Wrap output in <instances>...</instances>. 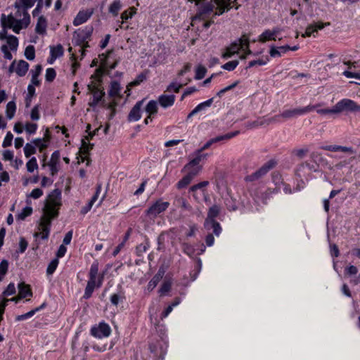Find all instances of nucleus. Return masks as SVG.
<instances>
[{
    "label": "nucleus",
    "instance_id": "f257e3e1",
    "mask_svg": "<svg viewBox=\"0 0 360 360\" xmlns=\"http://www.w3.org/2000/svg\"><path fill=\"white\" fill-rule=\"evenodd\" d=\"M61 205V191L56 188L52 191L48 195L44 207L43 217L53 219L58 216V209Z\"/></svg>",
    "mask_w": 360,
    "mask_h": 360
},
{
    "label": "nucleus",
    "instance_id": "f03ea898",
    "mask_svg": "<svg viewBox=\"0 0 360 360\" xmlns=\"http://www.w3.org/2000/svg\"><path fill=\"white\" fill-rule=\"evenodd\" d=\"M98 274V264L97 262H94L90 267L89 273V281H87V284L85 288L83 299H89L91 297L95 288H100L103 282V276H100L98 278V281H96Z\"/></svg>",
    "mask_w": 360,
    "mask_h": 360
},
{
    "label": "nucleus",
    "instance_id": "7ed1b4c3",
    "mask_svg": "<svg viewBox=\"0 0 360 360\" xmlns=\"http://www.w3.org/2000/svg\"><path fill=\"white\" fill-rule=\"evenodd\" d=\"M193 2L195 1L198 6L197 13L192 18V21L195 20H205L207 19L210 14L213 12L214 8V0H211L210 2H205L200 4L199 0H189Z\"/></svg>",
    "mask_w": 360,
    "mask_h": 360
},
{
    "label": "nucleus",
    "instance_id": "20e7f679",
    "mask_svg": "<svg viewBox=\"0 0 360 360\" xmlns=\"http://www.w3.org/2000/svg\"><path fill=\"white\" fill-rule=\"evenodd\" d=\"M335 111L336 114L342 112H360V105L351 99L344 98L338 101L335 105Z\"/></svg>",
    "mask_w": 360,
    "mask_h": 360
},
{
    "label": "nucleus",
    "instance_id": "39448f33",
    "mask_svg": "<svg viewBox=\"0 0 360 360\" xmlns=\"http://www.w3.org/2000/svg\"><path fill=\"white\" fill-rule=\"evenodd\" d=\"M87 88L93 94V99L89 103L91 107L94 108L98 105V103H100L101 106L105 105V100L104 99L105 93L103 90L100 89L94 84H88Z\"/></svg>",
    "mask_w": 360,
    "mask_h": 360
},
{
    "label": "nucleus",
    "instance_id": "423d86ee",
    "mask_svg": "<svg viewBox=\"0 0 360 360\" xmlns=\"http://www.w3.org/2000/svg\"><path fill=\"white\" fill-rule=\"evenodd\" d=\"M93 30V27H86L84 29H79L75 31L72 43L75 45L81 46L91 37Z\"/></svg>",
    "mask_w": 360,
    "mask_h": 360
},
{
    "label": "nucleus",
    "instance_id": "0eeeda50",
    "mask_svg": "<svg viewBox=\"0 0 360 360\" xmlns=\"http://www.w3.org/2000/svg\"><path fill=\"white\" fill-rule=\"evenodd\" d=\"M227 49L233 53H236L238 52L239 49L243 50L246 54H251L252 51L249 49V37L243 34L238 41L233 42L230 46L227 47Z\"/></svg>",
    "mask_w": 360,
    "mask_h": 360
},
{
    "label": "nucleus",
    "instance_id": "6e6552de",
    "mask_svg": "<svg viewBox=\"0 0 360 360\" xmlns=\"http://www.w3.org/2000/svg\"><path fill=\"white\" fill-rule=\"evenodd\" d=\"M168 202H162L161 200H157L146 211V214L150 218H155L159 214L165 212L169 207Z\"/></svg>",
    "mask_w": 360,
    "mask_h": 360
},
{
    "label": "nucleus",
    "instance_id": "1a4fd4ad",
    "mask_svg": "<svg viewBox=\"0 0 360 360\" xmlns=\"http://www.w3.org/2000/svg\"><path fill=\"white\" fill-rule=\"evenodd\" d=\"M110 333L111 328L110 326L105 322H101L98 325H95L91 328V335L95 338H106L108 337Z\"/></svg>",
    "mask_w": 360,
    "mask_h": 360
},
{
    "label": "nucleus",
    "instance_id": "9d476101",
    "mask_svg": "<svg viewBox=\"0 0 360 360\" xmlns=\"http://www.w3.org/2000/svg\"><path fill=\"white\" fill-rule=\"evenodd\" d=\"M302 110L300 108L289 109L284 110L281 114L275 115L273 117L269 118L267 121V124H270L273 122H279V118L283 117L285 120L290 119L292 117H295L300 115H302Z\"/></svg>",
    "mask_w": 360,
    "mask_h": 360
},
{
    "label": "nucleus",
    "instance_id": "9b49d317",
    "mask_svg": "<svg viewBox=\"0 0 360 360\" xmlns=\"http://www.w3.org/2000/svg\"><path fill=\"white\" fill-rule=\"evenodd\" d=\"M51 220L50 218L42 217L39 226L40 231L35 233L34 236L35 237H40L43 240H46L49 236Z\"/></svg>",
    "mask_w": 360,
    "mask_h": 360
},
{
    "label": "nucleus",
    "instance_id": "f8f14e48",
    "mask_svg": "<svg viewBox=\"0 0 360 360\" xmlns=\"http://www.w3.org/2000/svg\"><path fill=\"white\" fill-rule=\"evenodd\" d=\"M238 134H239V131H235L233 132L227 133L224 135H221V136H218L214 138H212V139H210L206 143L204 144V146L202 148H200L198 150H200L201 152H202L205 150L208 149L214 143H217L220 141H228V140L232 139L233 137L237 136Z\"/></svg>",
    "mask_w": 360,
    "mask_h": 360
},
{
    "label": "nucleus",
    "instance_id": "ddd939ff",
    "mask_svg": "<svg viewBox=\"0 0 360 360\" xmlns=\"http://www.w3.org/2000/svg\"><path fill=\"white\" fill-rule=\"evenodd\" d=\"M149 349L155 357L163 359L167 352V345L162 340L149 345Z\"/></svg>",
    "mask_w": 360,
    "mask_h": 360
},
{
    "label": "nucleus",
    "instance_id": "4468645a",
    "mask_svg": "<svg viewBox=\"0 0 360 360\" xmlns=\"http://www.w3.org/2000/svg\"><path fill=\"white\" fill-rule=\"evenodd\" d=\"M94 13L93 9L79 11L73 20L75 26L80 25L86 22Z\"/></svg>",
    "mask_w": 360,
    "mask_h": 360
},
{
    "label": "nucleus",
    "instance_id": "2eb2a0df",
    "mask_svg": "<svg viewBox=\"0 0 360 360\" xmlns=\"http://www.w3.org/2000/svg\"><path fill=\"white\" fill-rule=\"evenodd\" d=\"M144 99L138 101L134 106L132 108V109L130 110L129 115H128V121L133 122V121H138L141 117V107L143 104Z\"/></svg>",
    "mask_w": 360,
    "mask_h": 360
},
{
    "label": "nucleus",
    "instance_id": "dca6fc26",
    "mask_svg": "<svg viewBox=\"0 0 360 360\" xmlns=\"http://www.w3.org/2000/svg\"><path fill=\"white\" fill-rule=\"evenodd\" d=\"M271 166L269 165H264L255 172L245 177L247 181H254L264 176L271 169Z\"/></svg>",
    "mask_w": 360,
    "mask_h": 360
},
{
    "label": "nucleus",
    "instance_id": "f3484780",
    "mask_svg": "<svg viewBox=\"0 0 360 360\" xmlns=\"http://www.w3.org/2000/svg\"><path fill=\"white\" fill-rule=\"evenodd\" d=\"M214 6H217L218 11H215L212 18H214L216 16L222 15L226 11H228L231 9L230 4L227 0H214Z\"/></svg>",
    "mask_w": 360,
    "mask_h": 360
},
{
    "label": "nucleus",
    "instance_id": "a211bd4d",
    "mask_svg": "<svg viewBox=\"0 0 360 360\" xmlns=\"http://www.w3.org/2000/svg\"><path fill=\"white\" fill-rule=\"evenodd\" d=\"M6 20L7 27H8L9 29H12L13 31L16 34H18L20 31L23 28V26L21 24V21L15 19L12 14L6 16Z\"/></svg>",
    "mask_w": 360,
    "mask_h": 360
},
{
    "label": "nucleus",
    "instance_id": "6ab92c4d",
    "mask_svg": "<svg viewBox=\"0 0 360 360\" xmlns=\"http://www.w3.org/2000/svg\"><path fill=\"white\" fill-rule=\"evenodd\" d=\"M280 32V29L278 27L274 28L272 30H266L259 37V41L264 43L269 40H276L275 37Z\"/></svg>",
    "mask_w": 360,
    "mask_h": 360
},
{
    "label": "nucleus",
    "instance_id": "aec40b11",
    "mask_svg": "<svg viewBox=\"0 0 360 360\" xmlns=\"http://www.w3.org/2000/svg\"><path fill=\"white\" fill-rule=\"evenodd\" d=\"M220 207L217 205H214L210 207L207 213V217L205 221V226L209 229L210 223L212 221H215L214 219L217 217L220 212Z\"/></svg>",
    "mask_w": 360,
    "mask_h": 360
},
{
    "label": "nucleus",
    "instance_id": "412c9836",
    "mask_svg": "<svg viewBox=\"0 0 360 360\" xmlns=\"http://www.w3.org/2000/svg\"><path fill=\"white\" fill-rule=\"evenodd\" d=\"M321 148L323 150H328V151H332V152L341 151L343 153H348L349 154H355V153H356L352 147H347V146H338V145L325 146H323Z\"/></svg>",
    "mask_w": 360,
    "mask_h": 360
},
{
    "label": "nucleus",
    "instance_id": "4be33fe9",
    "mask_svg": "<svg viewBox=\"0 0 360 360\" xmlns=\"http://www.w3.org/2000/svg\"><path fill=\"white\" fill-rule=\"evenodd\" d=\"M176 96L173 94L172 95H165L162 94L159 96L158 102L160 105L164 108H167L174 105L175 101Z\"/></svg>",
    "mask_w": 360,
    "mask_h": 360
},
{
    "label": "nucleus",
    "instance_id": "5701e85b",
    "mask_svg": "<svg viewBox=\"0 0 360 360\" xmlns=\"http://www.w3.org/2000/svg\"><path fill=\"white\" fill-rule=\"evenodd\" d=\"M290 49V46L288 45L282 46L279 47L271 46L269 51V54L273 58L280 57L281 56L282 53H285V52L289 51Z\"/></svg>",
    "mask_w": 360,
    "mask_h": 360
},
{
    "label": "nucleus",
    "instance_id": "b1692460",
    "mask_svg": "<svg viewBox=\"0 0 360 360\" xmlns=\"http://www.w3.org/2000/svg\"><path fill=\"white\" fill-rule=\"evenodd\" d=\"M29 63L23 60H19L15 69V72L19 77H23L26 75L29 69Z\"/></svg>",
    "mask_w": 360,
    "mask_h": 360
},
{
    "label": "nucleus",
    "instance_id": "393cba45",
    "mask_svg": "<svg viewBox=\"0 0 360 360\" xmlns=\"http://www.w3.org/2000/svg\"><path fill=\"white\" fill-rule=\"evenodd\" d=\"M329 25V23H327ZM326 24L321 22L314 23L308 25L306 29L305 33L302 35L304 37H310L314 32H317L319 30H321L324 27Z\"/></svg>",
    "mask_w": 360,
    "mask_h": 360
},
{
    "label": "nucleus",
    "instance_id": "a878e982",
    "mask_svg": "<svg viewBox=\"0 0 360 360\" xmlns=\"http://www.w3.org/2000/svg\"><path fill=\"white\" fill-rule=\"evenodd\" d=\"M20 298H25L26 297H32V292L29 285H26L22 282L18 284Z\"/></svg>",
    "mask_w": 360,
    "mask_h": 360
},
{
    "label": "nucleus",
    "instance_id": "bb28decb",
    "mask_svg": "<svg viewBox=\"0 0 360 360\" xmlns=\"http://www.w3.org/2000/svg\"><path fill=\"white\" fill-rule=\"evenodd\" d=\"M120 90L121 87L120 83L117 81H112L110 83L108 96L111 98H113L115 96L121 97Z\"/></svg>",
    "mask_w": 360,
    "mask_h": 360
},
{
    "label": "nucleus",
    "instance_id": "cd10ccee",
    "mask_svg": "<svg viewBox=\"0 0 360 360\" xmlns=\"http://www.w3.org/2000/svg\"><path fill=\"white\" fill-rule=\"evenodd\" d=\"M0 21L1 27L3 28L0 31V39H7L8 37V35H7V29L8 28V27H7L6 15L5 14H1Z\"/></svg>",
    "mask_w": 360,
    "mask_h": 360
},
{
    "label": "nucleus",
    "instance_id": "c85d7f7f",
    "mask_svg": "<svg viewBox=\"0 0 360 360\" xmlns=\"http://www.w3.org/2000/svg\"><path fill=\"white\" fill-rule=\"evenodd\" d=\"M176 206L181 207L184 210L192 211L191 205L183 197H176L174 200Z\"/></svg>",
    "mask_w": 360,
    "mask_h": 360
},
{
    "label": "nucleus",
    "instance_id": "c756f323",
    "mask_svg": "<svg viewBox=\"0 0 360 360\" xmlns=\"http://www.w3.org/2000/svg\"><path fill=\"white\" fill-rule=\"evenodd\" d=\"M46 20L44 16L41 15L38 18L35 31L38 34H43L46 32Z\"/></svg>",
    "mask_w": 360,
    "mask_h": 360
},
{
    "label": "nucleus",
    "instance_id": "7c9ffc66",
    "mask_svg": "<svg viewBox=\"0 0 360 360\" xmlns=\"http://www.w3.org/2000/svg\"><path fill=\"white\" fill-rule=\"evenodd\" d=\"M122 8L121 0H114L113 2L110 5L108 11L113 16L116 17L118 15L119 11Z\"/></svg>",
    "mask_w": 360,
    "mask_h": 360
},
{
    "label": "nucleus",
    "instance_id": "2f4dec72",
    "mask_svg": "<svg viewBox=\"0 0 360 360\" xmlns=\"http://www.w3.org/2000/svg\"><path fill=\"white\" fill-rule=\"evenodd\" d=\"M158 102L151 100L150 101L146 106L145 110L148 115H153L158 112Z\"/></svg>",
    "mask_w": 360,
    "mask_h": 360
},
{
    "label": "nucleus",
    "instance_id": "473e14b6",
    "mask_svg": "<svg viewBox=\"0 0 360 360\" xmlns=\"http://www.w3.org/2000/svg\"><path fill=\"white\" fill-rule=\"evenodd\" d=\"M86 140L85 138L82 139V146L79 148V153L84 155H87L94 147L93 143H87Z\"/></svg>",
    "mask_w": 360,
    "mask_h": 360
},
{
    "label": "nucleus",
    "instance_id": "72a5a7b5",
    "mask_svg": "<svg viewBox=\"0 0 360 360\" xmlns=\"http://www.w3.org/2000/svg\"><path fill=\"white\" fill-rule=\"evenodd\" d=\"M137 9L134 7H130L129 9L124 11L121 14V18L122 19V24L124 23V21L127 20L131 18L136 13Z\"/></svg>",
    "mask_w": 360,
    "mask_h": 360
},
{
    "label": "nucleus",
    "instance_id": "f704fd0d",
    "mask_svg": "<svg viewBox=\"0 0 360 360\" xmlns=\"http://www.w3.org/2000/svg\"><path fill=\"white\" fill-rule=\"evenodd\" d=\"M15 110L16 105L14 101H10L7 103L6 113L8 119L11 120L14 117Z\"/></svg>",
    "mask_w": 360,
    "mask_h": 360
},
{
    "label": "nucleus",
    "instance_id": "c9c22d12",
    "mask_svg": "<svg viewBox=\"0 0 360 360\" xmlns=\"http://www.w3.org/2000/svg\"><path fill=\"white\" fill-rule=\"evenodd\" d=\"M149 247V242L148 239H146L144 243H141L140 245L136 246V250L137 255L139 257L141 256L143 253L146 252L148 250Z\"/></svg>",
    "mask_w": 360,
    "mask_h": 360
},
{
    "label": "nucleus",
    "instance_id": "e433bc0d",
    "mask_svg": "<svg viewBox=\"0 0 360 360\" xmlns=\"http://www.w3.org/2000/svg\"><path fill=\"white\" fill-rule=\"evenodd\" d=\"M7 43L12 51H16L18 46V39L14 35H8Z\"/></svg>",
    "mask_w": 360,
    "mask_h": 360
},
{
    "label": "nucleus",
    "instance_id": "4c0bfd02",
    "mask_svg": "<svg viewBox=\"0 0 360 360\" xmlns=\"http://www.w3.org/2000/svg\"><path fill=\"white\" fill-rule=\"evenodd\" d=\"M192 179H193V178L187 174L186 176H184L182 178L181 180H180L177 183L176 187L179 189L186 188L191 182Z\"/></svg>",
    "mask_w": 360,
    "mask_h": 360
},
{
    "label": "nucleus",
    "instance_id": "58836bf2",
    "mask_svg": "<svg viewBox=\"0 0 360 360\" xmlns=\"http://www.w3.org/2000/svg\"><path fill=\"white\" fill-rule=\"evenodd\" d=\"M25 56L29 60H32L35 58V49L34 46L29 45L25 48Z\"/></svg>",
    "mask_w": 360,
    "mask_h": 360
},
{
    "label": "nucleus",
    "instance_id": "ea45409f",
    "mask_svg": "<svg viewBox=\"0 0 360 360\" xmlns=\"http://www.w3.org/2000/svg\"><path fill=\"white\" fill-rule=\"evenodd\" d=\"M37 152L35 146L31 143H26L24 147V153L26 158L30 157L32 155L35 154Z\"/></svg>",
    "mask_w": 360,
    "mask_h": 360
},
{
    "label": "nucleus",
    "instance_id": "a19ab883",
    "mask_svg": "<svg viewBox=\"0 0 360 360\" xmlns=\"http://www.w3.org/2000/svg\"><path fill=\"white\" fill-rule=\"evenodd\" d=\"M27 169L29 172H33L34 169L38 168L37 159L32 157L26 164Z\"/></svg>",
    "mask_w": 360,
    "mask_h": 360
},
{
    "label": "nucleus",
    "instance_id": "79ce46f5",
    "mask_svg": "<svg viewBox=\"0 0 360 360\" xmlns=\"http://www.w3.org/2000/svg\"><path fill=\"white\" fill-rule=\"evenodd\" d=\"M32 213V208L31 207H25L22 212L17 216L18 219L24 220L27 217L31 215Z\"/></svg>",
    "mask_w": 360,
    "mask_h": 360
},
{
    "label": "nucleus",
    "instance_id": "37998d69",
    "mask_svg": "<svg viewBox=\"0 0 360 360\" xmlns=\"http://www.w3.org/2000/svg\"><path fill=\"white\" fill-rule=\"evenodd\" d=\"M201 167H192L191 168H185L182 169V172L186 171L187 174L191 176L193 179L198 175L199 172L201 170Z\"/></svg>",
    "mask_w": 360,
    "mask_h": 360
},
{
    "label": "nucleus",
    "instance_id": "c03bdc74",
    "mask_svg": "<svg viewBox=\"0 0 360 360\" xmlns=\"http://www.w3.org/2000/svg\"><path fill=\"white\" fill-rule=\"evenodd\" d=\"M8 268V262L6 259H3L0 263V281L6 274Z\"/></svg>",
    "mask_w": 360,
    "mask_h": 360
},
{
    "label": "nucleus",
    "instance_id": "a18cd8bd",
    "mask_svg": "<svg viewBox=\"0 0 360 360\" xmlns=\"http://www.w3.org/2000/svg\"><path fill=\"white\" fill-rule=\"evenodd\" d=\"M35 95V88L32 84H29L27 86V95L26 96V106L30 105L32 97Z\"/></svg>",
    "mask_w": 360,
    "mask_h": 360
},
{
    "label": "nucleus",
    "instance_id": "49530a36",
    "mask_svg": "<svg viewBox=\"0 0 360 360\" xmlns=\"http://www.w3.org/2000/svg\"><path fill=\"white\" fill-rule=\"evenodd\" d=\"M49 141V139L45 141L44 139L38 138L35 139L32 141V143L34 144V146H37L39 148L40 151H42L44 148L47 147V143L46 142Z\"/></svg>",
    "mask_w": 360,
    "mask_h": 360
},
{
    "label": "nucleus",
    "instance_id": "de8ad7c7",
    "mask_svg": "<svg viewBox=\"0 0 360 360\" xmlns=\"http://www.w3.org/2000/svg\"><path fill=\"white\" fill-rule=\"evenodd\" d=\"M58 265V259H53L48 265V267L46 269V274L48 275L53 274V272L55 271V270L56 269Z\"/></svg>",
    "mask_w": 360,
    "mask_h": 360
},
{
    "label": "nucleus",
    "instance_id": "09e8293b",
    "mask_svg": "<svg viewBox=\"0 0 360 360\" xmlns=\"http://www.w3.org/2000/svg\"><path fill=\"white\" fill-rule=\"evenodd\" d=\"M53 53V56L56 58L60 57L63 55V47L61 44H58L56 46L51 47V53Z\"/></svg>",
    "mask_w": 360,
    "mask_h": 360
},
{
    "label": "nucleus",
    "instance_id": "8fccbe9b",
    "mask_svg": "<svg viewBox=\"0 0 360 360\" xmlns=\"http://www.w3.org/2000/svg\"><path fill=\"white\" fill-rule=\"evenodd\" d=\"M56 72L53 68H49L46 69L45 78L47 82H53L54 80V79L56 78Z\"/></svg>",
    "mask_w": 360,
    "mask_h": 360
},
{
    "label": "nucleus",
    "instance_id": "3c124183",
    "mask_svg": "<svg viewBox=\"0 0 360 360\" xmlns=\"http://www.w3.org/2000/svg\"><path fill=\"white\" fill-rule=\"evenodd\" d=\"M322 103H317L316 105H309L306 107L300 108L302 110V114L304 115L309 113L313 110H316V109L321 106H322Z\"/></svg>",
    "mask_w": 360,
    "mask_h": 360
},
{
    "label": "nucleus",
    "instance_id": "603ef678",
    "mask_svg": "<svg viewBox=\"0 0 360 360\" xmlns=\"http://www.w3.org/2000/svg\"><path fill=\"white\" fill-rule=\"evenodd\" d=\"M206 72L207 70L205 67L199 65L195 71V79L198 80L202 79L205 76Z\"/></svg>",
    "mask_w": 360,
    "mask_h": 360
},
{
    "label": "nucleus",
    "instance_id": "864d4df0",
    "mask_svg": "<svg viewBox=\"0 0 360 360\" xmlns=\"http://www.w3.org/2000/svg\"><path fill=\"white\" fill-rule=\"evenodd\" d=\"M212 228L213 229V233L217 236H219L221 232V227L219 222L216 221H212L210 223L209 229Z\"/></svg>",
    "mask_w": 360,
    "mask_h": 360
},
{
    "label": "nucleus",
    "instance_id": "5fc2aeb1",
    "mask_svg": "<svg viewBox=\"0 0 360 360\" xmlns=\"http://www.w3.org/2000/svg\"><path fill=\"white\" fill-rule=\"evenodd\" d=\"M239 62L238 60H231L229 61L224 65L221 66V68L228 71L233 70L238 65Z\"/></svg>",
    "mask_w": 360,
    "mask_h": 360
},
{
    "label": "nucleus",
    "instance_id": "6e6d98bb",
    "mask_svg": "<svg viewBox=\"0 0 360 360\" xmlns=\"http://www.w3.org/2000/svg\"><path fill=\"white\" fill-rule=\"evenodd\" d=\"M308 152H309L308 148H304L295 149L292 150V153L294 155L299 158L300 159H302L304 157H305V155L307 154Z\"/></svg>",
    "mask_w": 360,
    "mask_h": 360
},
{
    "label": "nucleus",
    "instance_id": "4d7b16f0",
    "mask_svg": "<svg viewBox=\"0 0 360 360\" xmlns=\"http://www.w3.org/2000/svg\"><path fill=\"white\" fill-rule=\"evenodd\" d=\"M182 250L184 253L191 257L195 253L194 248L188 243H183Z\"/></svg>",
    "mask_w": 360,
    "mask_h": 360
},
{
    "label": "nucleus",
    "instance_id": "13d9d810",
    "mask_svg": "<svg viewBox=\"0 0 360 360\" xmlns=\"http://www.w3.org/2000/svg\"><path fill=\"white\" fill-rule=\"evenodd\" d=\"M267 121H268V120H266L264 121L257 120H255V121H253V122H248L246 124V127L248 129H252V128L262 126V125H263L264 124H267Z\"/></svg>",
    "mask_w": 360,
    "mask_h": 360
},
{
    "label": "nucleus",
    "instance_id": "bf43d9fd",
    "mask_svg": "<svg viewBox=\"0 0 360 360\" xmlns=\"http://www.w3.org/2000/svg\"><path fill=\"white\" fill-rule=\"evenodd\" d=\"M13 139V135L12 134V133L11 131H8L3 141L2 146L4 148H6L11 146Z\"/></svg>",
    "mask_w": 360,
    "mask_h": 360
},
{
    "label": "nucleus",
    "instance_id": "052dcab7",
    "mask_svg": "<svg viewBox=\"0 0 360 360\" xmlns=\"http://www.w3.org/2000/svg\"><path fill=\"white\" fill-rule=\"evenodd\" d=\"M160 279V278L158 275H155V276H153V278L149 281V283L148 284V290H153L156 287L158 283H159Z\"/></svg>",
    "mask_w": 360,
    "mask_h": 360
},
{
    "label": "nucleus",
    "instance_id": "680f3d73",
    "mask_svg": "<svg viewBox=\"0 0 360 360\" xmlns=\"http://www.w3.org/2000/svg\"><path fill=\"white\" fill-rule=\"evenodd\" d=\"M208 184H209V181H201L197 184L192 186L190 188L189 191H190V192H195L198 189H202V188L206 187Z\"/></svg>",
    "mask_w": 360,
    "mask_h": 360
},
{
    "label": "nucleus",
    "instance_id": "e2e57ef3",
    "mask_svg": "<svg viewBox=\"0 0 360 360\" xmlns=\"http://www.w3.org/2000/svg\"><path fill=\"white\" fill-rule=\"evenodd\" d=\"M213 100H214V98H212L208 99V100H207V101H204V102H202V103H201L198 104V105L196 106L197 110H199V112H200V111H201V110H205L206 108L210 107V106L212 105V103H213Z\"/></svg>",
    "mask_w": 360,
    "mask_h": 360
},
{
    "label": "nucleus",
    "instance_id": "0e129e2a",
    "mask_svg": "<svg viewBox=\"0 0 360 360\" xmlns=\"http://www.w3.org/2000/svg\"><path fill=\"white\" fill-rule=\"evenodd\" d=\"M25 129L28 134H34L37 129V124L35 123H27Z\"/></svg>",
    "mask_w": 360,
    "mask_h": 360
},
{
    "label": "nucleus",
    "instance_id": "69168bd1",
    "mask_svg": "<svg viewBox=\"0 0 360 360\" xmlns=\"http://www.w3.org/2000/svg\"><path fill=\"white\" fill-rule=\"evenodd\" d=\"M183 86V84H178L175 82H172L167 88V91L172 92L174 91L175 93H178L180 89Z\"/></svg>",
    "mask_w": 360,
    "mask_h": 360
},
{
    "label": "nucleus",
    "instance_id": "338daca9",
    "mask_svg": "<svg viewBox=\"0 0 360 360\" xmlns=\"http://www.w3.org/2000/svg\"><path fill=\"white\" fill-rule=\"evenodd\" d=\"M193 155L195 156L194 158L196 160L197 162L200 164V161L207 158V154L202 153L200 150H197L194 152Z\"/></svg>",
    "mask_w": 360,
    "mask_h": 360
},
{
    "label": "nucleus",
    "instance_id": "774afa93",
    "mask_svg": "<svg viewBox=\"0 0 360 360\" xmlns=\"http://www.w3.org/2000/svg\"><path fill=\"white\" fill-rule=\"evenodd\" d=\"M4 295L6 296L12 295L15 293V285L12 283H9L6 289L4 291Z\"/></svg>",
    "mask_w": 360,
    "mask_h": 360
}]
</instances>
